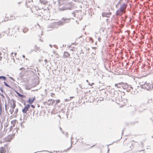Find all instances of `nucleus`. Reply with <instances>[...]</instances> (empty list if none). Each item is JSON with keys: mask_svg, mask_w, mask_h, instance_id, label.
Returning a JSON list of instances; mask_svg holds the SVG:
<instances>
[{"mask_svg": "<svg viewBox=\"0 0 153 153\" xmlns=\"http://www.w3.org/2000/svg\"><path fill=\"white\" fill-rule=\"evenodd\" d=\"M139 86H137V87H140L141 88L144 89H146L147 91H150L151 90V84L149 83H147L145 82L144 83L143 82L140 83Z\"/></svg>", "mask_w": 153, "mask_h": 153, "instance_id": "obj_1", "label": "nucleus"}, {"mask_svg": "<svg viewBox=\"0 0 153 153\" xmlns=\"http://www.w3.org/2000/svg\"><path fill=\"white\" fill-rule=\"evenodd\" d=\"M70 18H63L62 20H60L58 22H55V25H62L66 23H68L70 22Z\"/></svg>", "mask_w": 153, "mask_h": 153, "instance_id": "obj_2", "label": "nucleus"}, {"mask_svg": "<svg viewBox=\"0 0 153 153\" xmlns=\"http://www.w3.org/2000/svg\"><path fill=\"white\" fill-rule=\"evenodd\" d=\"M72 7L73 5L71 3L69 2L67 4H64L63 7L60 8L59 10L61 11H63L67 10H71Z\"/></svg>", "mask_w": 153, "mask_h": 153, "instance_id": "obj_3", "label": "nucleus"}, {"mask_svg": "<svg viewBox=\"0 0 153 153\" xmlns=\"http://www.w3.org/2000/svg\"><path fill=\"white\" fill-rule=\"evenodd\" d=\"M127 5L126 4H123L120 7V8L116 12V15L117 16L120 15L121 13H123L124 10L126 8Z\"/></svg>", "mask_w": 153, "mask_h": 153, "instance_id": "obj_4", "label": "nucleus"}, {"mask_svg": "<svg viewBox=\"0 0 153 153\" xmlns=\"http://www.w3.org/2000/svg\"><path fill=\"white\" fill-rule=\"evenodd\" d=\"M122 87L124 89H126V91L129 92L131 91V89H133V88L131 85H129L126 82H123Z\"/></svg>", "mask_w": 153, "mask_h": 153, "instance_id": "obj_5", "label": "nucleus"}, {"mask_svg": "<svg viewBox=\"0 0 153 153\" xmlns=\"http://www.w3.org/2000/svg\"><path fill=\"white\" fill-rule=\"evenodd\" d=\"M30 105L28 104L27 105L25 106L22 109V111L23 113H26L30 108Z\"/></svg>", "mask_w": 153, "mask_h": 153, "instance_id": "obj_6", "label": "nucleus"}, {"mask_svg": "<svg viewBox=\"0 0 153 153\" xmlns=\"http://www.w3.org/2000/svg\"><path fill=\"white\" fill-rule=\"evenodd\" d=\"M111 13L110 12L105 13L103 12L102 13V16H105L106 17H108V16H110L111 15Z\"/></svg>", "mask_w": 153, "mask_h": 153, "instance_id": "obj_7", "label": "nucleus"}, {"mask_svg": "<svg viewBox=\"0 0 153 153\" xmlns=\"http://www.w3.org/2000/svg\"><path fill=\"white\" fill-rule=\"evenodd\" d=\"M11 101L13 102V104L10 107L12 109H14L16 106V101L13 99L11 100Z\"/></svg>", "mask_w": 153, "mask_h": 153, "instance_id": "obj_8", "label": "nucleus"}, {"mask_svg": "<svg viewBox=\"0 0 153 153\" xmlns=\"http://www.w3.org/2000/svg\"><path fill=\"white\" fill-rule=\"evenodd\" d=\"M123 84V82H121L115 84V86L118 88H120L122 87V85Z\"/></svg>", "mask_w": 153, "mask_h": 153, "instance_id": "obj_9", "label": "nucleus"}, {"mask_svg": "<svg viewBox=\"0 0 153 153\" xmlns=\"http://www.w3.org/2000/svg\"><path fill=\"white\" fill-rule=\"evenodd\" d=\"M70 56V54L67 51L64 52V56L65 58L68 57Z\"/></svg>", "mask_w": 153, "mask_h": 153, "instance_id": "obj_10", "label": "nucleus"}, {"mask_svg": "<svg viewBox=\"0 0 153 153\" xmlns=\"http://www.w3.org/2000/svg\"><path fill=\"white\" fill-rule=\"evenodd\" d=\"M12 136H8L6 138V140L7 142H10L11 140L12 139Z\"/></svg>", "mask_w": 153, "mask_h": 153, "instance_id": "obj_11", "label": "nucleus"}, {"mask_svg": "<svg viewBox=\"0 0 153 153\" xmlns=\"http://www.w3.org/2000/svg\"><path fill=\"white\" fill-rule=\"evenodd\" d=\"M16 120H13L11 121V124L12 125L11 126H12L13 127H14L16 124Z\"/></svg>", "mask_w": 153, "mask_h": 153, "instance_id": "obj_12", "label": "nucleus"}, {"mask_svg": "<svg viewBox=\"0 0 153 153\" xmlns=\"http://www.w3.org/2000/svg\"><path fill=\"white\" fill-rule=\"evenodd\" d=\"M5 81L6 80V76H0V80Z\"/></svg>", "mask_w": 153, "mask_h": 153, "instance_id": "obj_13", "label": "nucleus"}, {"mask_svg": "<svg viewBox=\"0 0 153 153\" xmlns=\"http://www.w3.org/2000/svg\"><path fill=\"white\" fill-rule=\"evenodd\" d=\"M39 1L41 3L44 5H45L48 3L47 1L45 0H39Z\"/></svg>", "mask_w": 153, "mask_h": 153, "instance_id": "obj_14", "label": "nucleus"}, {"mask_svg": "<svg viewBox=\"0 0 153 153\" xmlns=\"http://www.w3.org/2000/svg\"><path fill=\"white\" fill-rule=\"evenodd\" d=\"M114 96L115 97H117V96L118 95V92L116 91H114Z\"/></svg>", "mask_w": 153, "mask_h": 153, "instance_id": "obj_15", "label": "nucleus"}, {"mask_svg": "<svg viewBox=\"0 0 153 153\" xmlns=\"http://www.w3.org/2000/svg\"><path fill=\"white\" fill-rule=\"evenodd\" d=\"M3 83L4 84L5 86L9 87V88L11 89H13V88L10 86L8 84H7L5 81Z\"/></svg>", "mask_w": 153, "mask_h": 153, "instance_id": "obj_16", "label": "nucleus"}, {"mask_svg": "<svg viewBox=\"0 0 153 153\" xmlns=\"http://www.w3.org/2000/svg\"><path fill=\"white\" fill-rule=\"evenodd\" d=\"M5 150L3 147H1L0 149V153H5Z\"/></svg>", "mask_w": 153, "mask_h": 153, "instance_id": "obj_17", "label": "nucleus"}, {"mask_svg": "<svg viewBox=\"0 0 153 153\" xmlns=\"http://www.w3.org/2000/svg\"><path fill=\"white\" fill-rule=\"evenodd\" d=\"M27 102L29 104H32L33 103V100H32V99L30 98L27 101Z\"/></svg>", "mask_w": 153, "mask_h": 153, "instance_id": "obj_18", "label": "nucleus"}, {"mask_svg": "<svg viewBox=\"0 0 153 153\" xmlns=\"http://www.w3.org/2000/svg\"><path fill=\"white\" fill-rule=\"evenodd\" d=\"M17 94L19 97H21L22 98H24V97H25V96L23 95L22 94H20V93H18Z\"/></svg>", "mask_w": 153, "mask_h": 153, "instance_id": "obj_19", "label": "nucleus"}, {"mask_svg": "<svg viewBox=\"0 0 153 153\" xmlns=\"http://www.w3.org/2000/svg\"><path fill=\"white\" fill-rule=\"evenodd\" d=\"M28 30V29L27 28H24L23 30V31L24 33H26L27 30Z\"/></svg>", "mask_w": 153, "mask_h": 153, "instance_id": "obj_20", "label": "nucleus"}, {"mask_svg": "<svg viewBox=\"0 0 153 153\" xmlns=\"http://www.w3.org/2000/svg\"><path fill=\"white\" fill-rule=\"evenodd\" d=\"M18 108H16L15 109V111L14 112V113H15L16 115V114L17 113H18Z\"/></svg>", "mask_w": 153, "mask_h": 153, "instance_id": "obj_21", "label": "nucleus"}, {"mask_svg": "<svg viewBox=\"0 0 153 153\" xmlns=\"http://www.w3.org/2000/svg\"><path fill=\"white\" fill-rule=\"evenodd\" d=\"M0 90L2 93H3L4 92V93H5V92H4V91L3 88L2 87H1L0 88Z\"/></svg>", "mask_w": 153, "mask_h": 153, "instance_id": "obj_22", "label": "nucleus"}, {"mask_svg": "<svg viewBox=\"0 0 153 153\" xmlns=\"http://www.w3.org/2000/svg\"><path fill=\"white\" fill-rule=\"evenodd\" d=\"M35 14L39 16H41L40 13L38 12H37V13H35Z\"/></svg>", "mask_w": 153, "mask_h": 153, "instance_id": "obj_23", "label": "nucleus"}, {"mask_svg": "<svg viewBox=\"0 0 153 153\" xmlns=\"http://www.w3.org/2000/svg\"><path fill=\"white\" fill-rule=\"evenodd\" d=\"M120 3V1H119L118 2V3L116 5V7H117V6Z\"/></svg>", "mask_w": 153, "mask_h": 153, "instance_id": "obj_24", "label": "nucleus"}, {"mask_svg": "<svg viewBox=\"0 0 153 153\" xmlns=\"http://www.w3.org/2000/svg\"><path fill=\"white\" fill-rule=\"evenodd\" d=\"M151 90H152V89H153V83H152L151 84Z\"/></svg>", "mask_w": 153, "mask_h": 153, "instance_id": "obj_25", "label": "nucleus"}, {"mask_svg": "<svg viewBox=\"0 0 153 153\" xmlns=\"http://www.w3.org/2000/svg\"><path fill=\"white\" fill-rule=\"evenodd\" d=\"M31 106L32 108H35V106L33 105H31Z\"/></svg>", "mask_w": 153, "mask_h": 153, "instance_id": "obj_26", "label": "nucleus"}, {"mask_svg": "<svg viewBox=\"0 0 153 153\" xmlns=\"http://www.w3.org/2000/svg\"><path fill=\"white\" fill-rule=\"evenodd\" d=\"M10 78L11 79V80H13V81H14V79L13 77H10Z\"/></svg>", "mask_w": 153, "mask_h": 153, "instance_id": "obj_27", "label": "nucleus"}, {"mask_svg": "<svg viewBox=\"0 0 153 153\" xmlns=\"http://www.w3.org/2000/svg\"><path fill=\"white\" fill-rule=\"evenodd\" d=\"M13 126H11L10 127V131H11L13 129Z\"/></svg>", "mask_w": 153, "mask_h": 153, "instance_id": "obj_28", "label": "nucleus"}, {"mask_svg": "<svg viewBox=\"0 0 153 153\" xmlns=\"http://www.w3.org/2000/svg\"><path fill=\"white\" fill-rule=\"evenodd\" d=\"M47 60L46 59H45L44 60L45 62V64L47 63Z\"/></svg>", "mask_w": 153, "mask_h": 153, "instance_id": "obj_29", "label": "nucleus"}, {"mask_svg": "<svg viewBox=\"0 0 153 153\" xmlns=\"http://www.w3.org/2000/svg\"><path fill=\"white\" fill-rule=\"evenodd\" d=\"M140 143H141V146L143 147V142H141Z\"/></svg>", "mask_w": 153, "mask_h": 153, "instance_id": "obj_30", "label": "nucleus"}, {"mask_svg": "<svg viewBox=\"0 0 153 153\" xmlns=\"http://www.w3.org/2000/svg\"><path fill=\"white\" fill-rule=\"evenodd\" d=\"M145 110V109L144 108L143 111L140 110H139V112H142L143 111H144V110Z\"/></svg>", "mask_w": 153, "mask_h": 153, "instance_id": "obj_31", "label": "nucleus"}, {"mask_svg": "<svg viewBox=\"0 0 153 153\" xmlns=\"http://www.w3.org/2000/svg\"><path fill=\"white\" fill-rule=\"evenodd\" d=\"M32 100H33V101H34V100H35L36 98L35 97H34L33 98H32Z\"/></svg>", "mask_w": 153, "mask_h": 153, "instance_id": "obj_32", "label": "nucleus"}, {"mask_svg": "<svg viewBox=\"0 0 153 153\" xmlns=\"http://www.w3.org/2000/svg\"><path fill=\"white\" fill-rule=\"evenodd\" d=\"M55 95V94L53 93H51V95L52 96H53V95L54 96Z\"/></svg>", "mask_w": 153, "mask_h": 153, "instance_id": "obj_33", "label": "nucleus"}, {"mask_svg": "<svg viewBox=\"0 0 153 153\" xmlns=\"http://www.w3.org/2000/svg\"><path fill=\"white\" fill-rule=\"evenodd\" d=\"M71 14L72 15H73V16H75V14H74V13L73 12H72V13H71Z\"/></svg>", "mask_w": 153, "mask_h": 153, "instance_id": "obj_34", "label": "nucleus"}, {"mask_svg": "<svg viewBox=\"0 0 153 153\" xmlns=\"http://www.w3.org/2000/svg\"><path fill=\"white\" fill-rule=\"evenodd\" d=\"M9 112H10L11 114H12V113H13V112L11 111V109L10 110Z\"/></svg>", "mask_w": 153, "mask_h": 153, "instance_id": "obj_35", "label": "nucleus"}, {"mask_svg": "<svg viewBox=\"0 0 153 153\" xmlns=\"http://www.w3.org/2000/svg\"><path fill=\"white\" fill-rule=\"evenodd\" d=\"M86 50H87L88 51H89V50H90V49L89 48H86Z\"/></svg>", "mask_w": 153, "mask_h": 153, "instance_id": "obj_36", "label": "nucleus"}, {"mask_svg": "<svg viewBox=\"0 0 153 153\" xmlns=\"http://www.w3.org/2000/svg\"><path fill=\"white\" fill-rule=\"evenodd\" d=\"M114 142H113V143H112L111 144H109L108 145H107V146H108V147L109 146V145H111L112 144H113L114 143Z\"/></svg>", "mask_w": 153, "mask_h": 153, "instance_id": "obj_37", "label": "nucleus"}, {"mask_svg": "<svg viewBox=\"0 0 153 153\" xmlns=\"http://www.w3.org/2000/svg\"><path fill=\"white\" fill-rule=\"evenodd\" d=\"M9 30H7V31H6L5 32H4V33H9Z\"/></svg>", "mask_w": 153, "mask_h": 153, "instance_id": "obj_38", "label": "nucleus"}, {"mask_svg": "<svg viewBox=\"0 0 153 153\" xmlns=\"http://www.w3.org/2000/svg\"><path fill=\"white\" fill-rule=\"evenodd\" d=\"M2 112V110H0V115L1 114Z\"/></svg>", "mask_w": 153, "mask_h": 153, "instance_id": "obj_39", "label": "nucleus"}, {"mask_svg": "<svg viewBox=\"0 0 153 153\" xmlns=\"http://www.w3.org/2000/svg\"><path fill=\"white\" fill-rule=\"evenodd\" d=\"M75 43H76V42L71 43V45H76V44H75Z\"/></svg>", "mask_w": 153, "mask_h": 153, "instance_id": "obj_40", "label": "nucleus"}, {"mask_svg": "<svg viewBox=\"0 0 153 153\" xmlns=\"http://www.w3.org/2000/svg\"><path fill=\"white\" fill-rule=\"evenodd\" d=\"M13 90H14L16 92V93L17 94H18V93H19V92H18L17 91H16V90H15L14 89H13Z\"/></svg>", "mask_w": 153, "mask_h": 153, "instance_id": "obj_41", "label": "nucleus"}, {"mask_svg": "<svg viewBox=\"0 0 153 153\" xmlns=\"http://www.w3.org/2000/svg\"><path fill=\"white\" fill-rule=\"evenodd\" d=\"M39 49L38 48H36V51H35V52H36V51L38 50V49Z\"/></svg>", "mask_w": 153, "mask_h": 153, "instance_id": "obj_42", "label": "nucleus"}, {"mask_svg": "<svg viewBox=\"0 0 153 153\" xmlns=\"http://www.w3.org/2000/svg\"><path fill=\"white\" fill-rule=\"evenodd\" d=\"M5 110H7V106H6V104L5 105Z\"/></svg>", "mask_w": 153, "mask_h": 153, "instance_id": "obj_43", "label": "nucleus"}, {"mask_svg": "<svg viewBox=\"0 0 153 153\" xmlns=\"http://www.w3.org/2000/svg\"><path fill=\"white\" fill-rule=\"evenodd\" d=\"M36 51V50H35V49H33V50H31V52H32V51Z\"/></svg>", "mask_w": 153, "mask_h": 153, "instance_id": "obj_44", "label": "nucleus"}, {"mask_svg": "<svg viewBox=\"0 0 153 153\" xmlns=\"http://www.w3.org/2000/svg\"><path fill=\"white\" fill-rule=\"evenodd\" d=\"M79 87L81 88H82V86L80 84H79Z\"/></svg>", "mask_w": 153, "mask_h": 153, "instance_id": "obj_45", "label": "nucleus"}, {"mask_svg": "<svg viewBox=\"0 0 153 153\" xmlns=\"http://www.w3.org/2000/svg\"><path fill=\"white\" fill-rule=\"evenodd\" d=\"M72 145L71 144V146H70V147H69V148H68V149H70L72 147Z\"/></svg>", "mask_w": 153, "mask_h": 153, "instance_id": "obj_46", "label": "nucleus"}, {"mask_svg": "<svg viewBox=\"0 0 153 153\" xmlns=\"http://www.w3.org/2000/svg\"><path fill=\"white\" fill-rule=\"evenodd\" d=\"M94 83H92L91 84V85H90V86H92V85H94Z\"/></svg>", "mask_w": 153, "mask_h": 153, "instance_id": "obj_47", "label": "nucleus"}, {"mask_svg": "<svg viewBox=\"0 0 153 153\" xmlns=\"http://www.w3.org/2000/svg\"><path fill=\"white\" fill-rule=\"evenodd\" d=\"M22 122L21 124H20V125L22 127Z\"/></svg>", "mask_w": 153, "mask_h": 153, "instance_id": "obj_48", "label": "nucleus"}, {"mask_svg": "<svg viewBox=\"0 0 153 153\" xmlns=\"http://www.w3.org/2000/svg\"><path fill=\"white\" fill-rule=\"evenodd\" d=\"M71 45H70V46H69L68 47L69 48H71Z\"/></svg>", "mask_w": 153, "mask_h": 153, "instance_id": "obj_49", "label": "nucleus"}, {"mask_svg": "<svg viewBox=\"0 0 153 153\" xmlns=\"http://www.w3.org/2000/svg\"><path fill=\"white\" fill-rule=\"evenodd\" d=\"M22 57H23V58H25V55H23L22 56Z\"/></svg>", "mask_w": 153, "mask_h": 153, "instance_id": "obj_50", "label": "nucleus"}, {"mask_svg": "<svg viewBox=\"0 0 153 153\" xmlns=\"http://www.w3.org/2000/svg\"><path fill=\"white\" fill-rule=\"evenodd\" d=\"M41 61H42V59H39V62H41Z\"/></svg>", "mask_w": 153, "mask_h": 153, "instance_id": "obj_51", "label": "nucleus"}, {"mask_svg": "<svg viewBox=\"0 0 153 153\" xmlns=\"http://www.w3.org/2000/svg\"><path fill=\"white\" fill-rule=\"evenodd\" d=\"M78 139H83V138H82L81 137H80V138H79Z\"/></svg>", "mask_w": 153, "mask_h": 153, "instance_id": "obj_52", "label": "nucleus"}, {"mask_svg": "<svg viewBox=\"0 0 153 153\" xmlns=\"http://www.w3.org/2000/svg\"><path fill=\"white\" fill-rule=\"evenodd\" d=\"M59 129H60V130H61V131H62V128H61V127H59Z\"/></svg>", "mask_w": 153, "mask_h": 153, "instance_id": "obj_53", "label": "nucleus"}, {"mask_svg": "<svg viewBox=\"0 0 153 153\" xmlns=\"http://www.w3.org/2000/svg\"><path fill=\"white\" fill-rule=\"evenodd\" d=\"M2 57L0 56V60H1V59H2Z\"/></svg>", "mask_w": 153, "mask_h": 153, "instance_id": "obj_54", "label": "nucleus"}, {"mask_svg": "<svg viewBox=\"0 0 153 153\" xmlns=\"http://www.w3.org/2000/svg\"><path fill=\"white\" fill-rule=\"evenodd\" d=\"M11 111L13 112L14 111V110L13 109H12V110H11Z\"/></svg>", "mask_w": 153, "mask_h": 153, "instance_id": "obj_55", "label": "nucleus"}, {"mask_svg": "<svg viewBox=\"0 0 153 153\" xmlns=\"http://www.w3.org/2000/svg\"><path fill=\"white\" fill-rule=\"evenodd\" d=\"M49 45L51 47H52V45H51L50 44Z\"/></svg>", "mask_w": 153, "mask_h": 153, "instance_id": "obj_56", "label": "nucleus"}, {"mask_svg": "<svg viewBox=\"0 0 153 153\" xmlns=\"http://www.w3.org/2000/svg\"><path fill=\"white\" fill-rule=\"evenodd\" d=\"M1 96H2V97H4V96L3 95V94H1Z\"/></svg>", "mask_w": 153, "mask_h": 153, "instance_id": "obj_57", "label": "nucleus"}, {"mask_svg": "<svg viewBox=\"0 0 153 153\" xmlns=\"http://www.w3.org/2000/svg\"><path fill=\"white\" fill-rule=\"evenodd\" d=\"M24 68H20V70H21L22 69H23Z\"/></svg>", "mask_w": 153, "mask_h": 153, "instance_id": "obj_58", "label": "nucleus"}, {"mask_svg": "<svg viewBox=\"0 0 153 153\" xmlns=\"http://www.w3.org/2000/svg\"><path fill=\"white\" fill-rule=\"evenodd\" d=\"M15 26H13V28H12V29H14V28H15Z\"/></svg>", "mask_w": 153, "mask_h": 153, "instance_id": "obj_59", "label": "nucleus"}, {"mask_svg": "<svg viewBox=\"0 0 153 153\" xmlns=\"http://www.w3.org/2000/svg\"><path fill=\"white\" fill-rule=\"evenodd\" d=\"M88 85H90L91 84H90V83L89 82H88Z\"/></svg>", "mask_w": 153, "mask_h": 153, "instance_id": "obj_60", "label": "nucleus"}, {"mask_svg": "<svg viewBox=\"0 0 153 153\" xmlns=\"http://www.w3.org/2000/svg\"><path fill=\"white\" fill-rule=\"evenodd\" d=\"M100 39H100V38H99L98 39V40H99V41H100Z\"/></svg>", "mask_w": 153, "mask_h": 153, "instance_id": "obj_61", "label": "nucleus"}, {"mask_svg": "<svg viewBox=\"0 0 153 153\" xmlns=\"http://www.w3.org/2000/svg\"><path fill=\"white\" fill-rule=\"evenodd\" d=\"M144 150H141L140 151V152H141V151H144Z\"/></svg>", "mask_w": 153, "mask_h": 153, "instance_id": "obj_62", "label": "nucleus"}, {"mask_svg": "<svg viewBox=\"0 0 153 153\" xmlns=\"http://www.w3.org/2000/svg\"><path fill=\"white\" fill-rule=\"evenodd\" d=\"M86 81L87 82H88V80H86Z\"/></svg>", "mask_w": 153, "mask_h": 153, "instance_id": "obj_63", "label": "nucleus"}, {"mask_svg": "<svg viewBox=\"0 0 153 153\" xmlns=\"http://www.w3.org/2000/svg\"><path fill=\"white\" fill-rule=\"evenodd\" d=\"M8 126V124H7V125H6V127H7Z\"/></svg>", "mask_w": 153, "mask_h": 153, "instance_id": "obj_64", "label": "nucleus"}]
</instances>
